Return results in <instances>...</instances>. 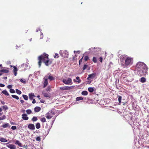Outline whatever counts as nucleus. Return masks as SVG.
<instances>
[{
    "mask_svg": "<svg viewBox=\"0 0 149 149\" xmlns=\"http://www.w3.org/2000/svg\"><path fill=\"white\" fill-rule=\"evenodd\" d=\"M148 69L146 65L142 62H138L135 67L136 70L140 77L144 76L147 74Z\"/></svg>",
    "mask_w": 149,
    "mask_h": 149,
    "instance_id": "obj_1",
    "label": "nucleus"
},
{
    "mask_svg": "<svg viewBox=\"0 0 149 149\" xmlns=\"http://www.w3.org/2000/svg\"><path fill=\"white\" fill-rule=\"evenodd\" d=\"M120 61L122 66L124 67H127L132 65L133 63V58L128 57L126 55L120 56Z\"/></svg>",
    "mask_w": 149,
    "mask_h": 149,
    "instance_id": "obj_2",
    "label": "nucleus"
},
{
    "mask_svg": "<svg viewBox=\"0 0 149 149\" xmlns=\"http://www.w3.org/2000/svg\"><path fill=\"white\" fill-rule=\"evenodd\" d=\"M48 54L44 53L38 56V65L39 68L41 67L42 61L45 63V65L48 66L52 63V61H50L48 57Z\"/></svg>",
    "mask_w": 149,
    "mask_h": 149,
    "instance_id": "obj_3",
    "label": "nucleus"
},
{
    "mask_svg": "<svg viewBox=\"0 0 149 149\" xmlns=\"http://www.w3.org/2000/svg\"><path fill=\"white\" fill-rule=\"evenodd\" d=\"M123 79L126 82L131 81L132 80V77L130 72L124 73L123 74Z\"/></svg>",
    "mask_w": 149,
    "mask_h": 149,
    "instance_id": "obj_4",
    "label": "nucleus"
},
{
    "mask_svg": "<svg viewBox=\"0 0 149 149\" xmlns=\"http://www.w3.org/2000/svg\"><path fill=\"white\" fill-rule=\"evenodd\" d=\"M55 114L54 111L50 110L46 114V117L48 119H50L55 115Z\"/></svg>",
    "mask_w": 149,
    "mask_h": 149,
    "instance_id": "obj_5",
    "label": "nucleus"
},
{
    "mask_svg": "<svg viewBox=\"0 0 149 149\" xmlns=\"http://www.w3.org/2000/svg\"><path fill=\"white\" fill-rule=\"evenodd\" d=\"M62 82L66 84L71 85L72 84V79L70 78H69L67 80L63 79L62 80Z\"/></svg>",
    "mask_w": 149,
    "mask_h": 149,
    "instance_id": "obj_6",
    "label": "nucleus"
},
{
    "mask_svg": "<svg viewBox=\"0 0 149 149\" xmlns=\"http://www.w3.org/2000/svg\"><path fill=\"white\" fill-rule=\"evenodd\" d=\"M60 54L61 56L64 58H68V52L66 51H64L63 52L60 51Z\"/></svg>",
    "mask_w": 149,
    "mask_h": 149,
    "instance_id": "obj_7",
    "label": "nucleus"
},
{
    "mask_svg": "<svg viewBox=\"0 0 149 149\" xmlns=\"http://www.w3.org/2000/svg\"><path fill=\"white\" fill-rule=\"evenodd\" d=\"M73 88V86H64L61 87L60 88V89L61 90H69Z\"/></svg>",
    "mask_w": 149,
    "mask_h": 149,
    "instance_id": "obj_8",
    "label": "nucleus"
},
{
    "mask_svg": "<svg viewBox=\"0 0 149 149\" xmlns=\"http://www.w3.org/2000/svg\"><path fill=\"white\" fill-rule=\"evenodd\" d=\"M96 74L95 73H92V74H89L88 75V77L87 78V79L88 80H90L94 78Z\"/></svg>",
    "mask_w": 149,
    "mask_h": 149,
    "instance_id": "obj_9",
    "label": "nucleus"
},
{
    "mask_svg": "<svg viewBox=\"0 0 149 149\" xmlns=\"http://www.w3.org/2000/svg\"><path fill=\"white\" fill-rule=\"evenodd\" d=\"M46 77V76H45L44 78V81L43 83V87L44 88L45 87L47 86L48 84V82L47 81L48 79H47V78H45Z\"/></svg>",
    "mask_w": 149,
    "mask_h": 149,
    "instance_id": "obj_10",
    "label": "nucleus"
},
{
    "mask_svg": "<svg viewBox=\"0 0 149 149\" xmlns=\"http://www.w3.org/2000/svg\"><path fill=\"white\" fill-rule=\"evenodd\" d=\"M28 128L31 130H34L35 129V126L32 124H29L28 126Z\"/></svg>",
    "mask_w": 149,
    "mask_h": 149,
    "instance_id": "obj_11",
    "label": "nucleus"
},
{
    "mask_svg": "<svg viewBox=\"0 0 149 149\" xmlns=\"http://www.w3.org/2000/svg\"><path fill=\"white\" fill-rule=\"evenodd\" d=\"M22 118L24 120H27L29 119V117H27V115L25 113H24L22 115Z\"/></svg>",
    "mask_w": 149,
    "mask_h": 149,
    "instance_id": "obj_12",
    "label": "nucleus"
},
{
    "mask_svg": "<svg viewBox=\"0 0 149 149\" xmlns=\"http://www.w3.org/2000/svg\"><path fill=\"white\" fill-rule=\"evenodd\" d=\"M7 146L10 149H16V147L15 145L13 144H9Z\"/></svg>",
    "mask_w": 149,
    "mask_h": 149,
    "instance_id": "obj_13",
    "label": "nucleus"
},
{
    "mask_svg": "<svg viewBox=\"0 0 149 149\" xmlns=\"http://www.w3.org/2000/svg\"><path fill=\"white\" fill-rule=\"evenodd\" d=\"M13 67L14 69L13 70V72L14 73V75L15 76H16L17 75V72L18 71V69L15 66H13Z\"/></svg>",
    "mask_w": 149,
    "mask_h": 149,
    "instance_id": "obj_14",
    "label": "nucleus"
},
{
    "mask_svg": "<svg viewBox=\"0 0 149 149\" xmlns=\"http://www.w3.org/2000/svg\"><path fill=\"white\" fill-rule=\"evenodd\" d=\"M2 126L4 128H6L8 127H10V126L9 125V124L7 123H6L5 124L2 125Z\"/></svg>",
    "mask_w": 149,
    "mask_h": 149,
    "instance_id": "obj_15",
    "label": "nucleus"
},
{
    "mask_svg": "<svg viewBox=\"0 0 149 149\" xmlns=\"http://www.w3.org/2000/svg\"><path fill=\"white\" fill-rule=\"evenodd\" d=\"M29 98L30 100H32L34 97H35L34 94L33 93H30L29 95Z\"/></svg>",
    "mask_w": 149,
    "mask_h": 149,
    "instance_id": "obj_16",
    "label": "nucleus"
},
{
    "mask_svg": "<svg viewBox=\"0 0 149 149\" xmlns=\"http://www.w3.org/2000/svg\"><path fill=\"white\" fill-rule=\"evenodd\" d=\"M41 110V108L40 107H36L34 108V111L37 112H38Z\"/></svg>",
    "mask_w": 149,
    "mask_h": 149,
    "instance_id": "obj_17",
    "label": "nucleus"
},
{
    "mask_svg": "<svg viewBox=\"0 0 149 149\" xmlns=\"http://www.w3.org/2000/svg\"><path fill=\"white\" fill-rule=\"evenodd\" d=\"M47 79H49L50 81L54 80L55 79V78L51 75H49L48 77L47 78Z\"/></svg>",
    "mask_w": 149,
    "mask_h": 149,
    "instance_id": "obj_18",
    "label": "nucleus"
},
{
    "mask_svg": "<svg viewBox=\"0 0 149 149\" xmlns=\"http://www.w3.org/2000/svg\"><path fill=\"white\" fill-rule=\"evenodd\" d=\"M42 94L45 97H50V96L47 93L43 92L42 93Z\"/></svg>",
    "mask_w": 149,
    "mask_h": 149,
    "instance_id": "obj_19",
    "label": "nucleus"
},
{
    "mask_svg": "<svg viewBox=\"0 0 149 149\" xmlns=\"http://www.w3.org/2000/svg\"><path fill=\"white\" fill-rule=\"evenodd\" d=\"M9 72V70L7 69H2L0 70V72L5 73H8Z\"/></svg>",
    "mask_w": 149,
    "mask_h": 149,
    "instance_id": "obj_20",
    "label": "nucleus"
},
{
    "mask_svg": "<svg viewBox=\"0 0 149 149\" xmlns=\"http://www.w3.org/2000/svg\"><path fill=\"white\" fill-rule=\"evenodd\" d=\"M16 145H18L19 146H22V144L18 140H16L15 143Z\"/></svg>",
    "mask_w": 149,
    "mask_h": 149,
    "instance_id": "obj_21",
    "label": "nucleus"
},
{
    "mask_svg": "<svg viewBox=\"0 0 149 149\" xmlns=\"http://www.w3.org/2000/svg\"><path fill=\"white\" fill-rule=\"evenodd\" d=\"M2 93L6 95H7V96L9 95V94L7 92V91L6 90L3 91L2 92Z\"/></svg>",
    "mask_w": 149,
    "mask_h": 149,
    "instance_id": "obj_22",
    "label": "nucleus"
},
{
    "mask_svg": "<svg viewBox=\"0 0 149 149\" xmlns=\"http://www.w3.org/2000/svg\"><path fill=\"white\" fill-rule=\"evenodd\" d=\"M0 141L3 142H7L8 141L6 139L3 138H1L0 139Z\"/></svg>",
    "mask_w": 149,
    "mask_h": 149,
    "instance_id": "obj_23",
    "label": "nucleus"
},
{
    "mask_svg": "<svg viewBox=\"0 0 149 149\" xmlns=\"http://www.w3.org/2000/svg\"><path fill=\"white\" fill-rule=\"evenodd\" d=\"M36 127L37 129H38L40 127V125L39 123H37L36 124Z\"/></svg>",
    "mask_w": 149,
    "mask_h": 149,
    "instance_id": "obj_24",
    "label": "nucleus"
},
{
    "mask_svg": "<svg viewBox=\"0 0 149 149\" xmlns=\"http://www.w3.org/2000/svg\"><path fill=\"white\" fill-rule=\"evenodd\" d=\"M88 94V93L86 91H83L81 92V94L83 95H86Z\"/></svg>",
    "mask_w": 149,
    "mask_h": 149,
    "instance_id": "obj_25",
    "label": "nucleus"
},
{
    "mask_svg": "<svg viewBox=\"0 0 149 149\" xmlns=\"http://www.w3.org/2000/svg\"><path fill=\"white\" fill-rule=\"evenodd\" d=\"M140 81L142 83H144L146 81V79L144 77H141V78Z\"/></svg>",
    "mask_w": 149,
    "mask_h": 149,
    "instance_id": "obj_26",
    "label": "nucleus"
},
{
    "mask_svg": "<svg viewBox=\"0 0 149 149\" xmlns=\"http://www.w3.org/2000/svg\"><path fill=\"white\" fill-rule=\"evenodd\" d=\"M92 61L95 63H96L97 62V58L96 57H93L92 59Z\"/></svg>",
    "mask_w": 149,
    "mask_h": 149,
    "instance_id": "obj_27",
    "label": "nucleus"
},
{
    "mask_svg": "<svg viewBox=\"0 0 149 149\" xmlns=\"http://www.w3.org/2000/svg\"><path fill=\"white\" fill-rule=\"evenodd\" d=\"M88 90L90 92L92 93L94 89L92 87H89L88 88Z\"/></svg>",
    "mask_w": 149,
    "mask_h": 149,
    "instance_id": "obj_28",
    "label": "nucleus"
},
{
    "mask_svg": "<svg viewBox=\"0 0 149 149\" xmlns=\"http://www.w3.org/2000/svg\"><path fill=\"white\" fill-rule=\"evenodd\" d=\"M22 97H23L24 99L26 100H27L28 99V96H27L26 95H22Z\"/></svg>",
    "mask_w": 149,
    "mask_h": 149,
    "instance_id": "obj_29",
    "label": "nucleus"
},
{
    "mask_svg": "<svg viewBox=\"0 0 149 149\" xmlns=\"http://www.w3.org/2000/svg\"><path fill=\"white\" fill-rule=\"evenodd\" d=\"M118 100L119 101V104H120L121 103V100L122 97L120 95H118Z\"/></svg>",
    "mask_w": 149,
    "mask_h": 149,
    "instance_id": "obj_30",
    "label": "nucleus"
},
{
    "mask_svg": "<svg viewBox=\"0 0 149 149\" xmlns=\"http://www.w3.org/2000/svg\"><path fill=\"white\" fill-rule=\"evenodd\" d=\"M83 99V98L82 97H77L76 98V101H79L80 100H82Z\"/></svg>",
    "mask_w": 149,
    "mask_h": 149,
    "instance_id": "obj_31",
    "label": "nucleus"
},
{
    "mask_svg": "<svg viewBox=\"0 0 149 149\" xmlns=\"http://www.w3.org/2000/svg\"><path fill=\"white\" fill-rule=\"evenodd\" d=\"M89 57L88 56H85L84 58V59L85 61H87L89 59Z\"/></svg>",
    "mask_w": 149,
    "mask_h": 149,
    "instance_id": "obj_32",
    "label": "nucleus"
},
{
    "mask_svg": "<svg viewBox=\"0 0 149 149\" xmlns=\"http://www.w3.org/2000/svg\"><path fill=\"white\" fill-rule=\"evenodd\" d=\"M11 96L13 98H15L17 100H18L19 99V97L16 95H12Z\"/></svg>",
    "mask_w": 149,
    "mask_h": 149,
    "instance_id": "obj_33",
    "label": "nucleus"
},
{
    "mask_svg": "<svg viewBox=\"0 0 149 149\" xmlns=\"http://www.w3.org/2000/svg\"><path fill=\"white\" fill-rule=\"evenodd\" d=\"M41 121L43 123H44L46 122V119L45 118L43 117L41 118Z\"/></svg>",
    "mask_w": 149,
    "mask_h": 149,
    "instance_id": "obj_34",
    "label": "nucleus"
},
{
    "mask_svg": "<svg viewBox=\"0 0 149 149\" xmlns=\"http://www.w3.org/2000/svg\"><path fill=\"white\" fill-rule=\"evenodd\" d=\"M88 67V65H87L85 64L84 65V66L83 67V70H84L87 68Z\"/></svg>",
    "mask_w": 149,
    "mask_h": 149,
    "instance_id": "obj_35",
    "label": "nucleus"
},
{
    "mask_svg": "<svg viewBox=\"0 0 149 149\" xmlns=\"http://www.w3.org/2000/svg\"><path fill=\"white\" fill-rule=\"evenodd\" d=\"M16 93L19 95L21 94L22 93L21 91L17 89L16 90Z\"/></svg>",
    "mask_w": 149,
    "mask_h": 149,
    "instance_id": "obj_36",
    "label": "nucleus"
},
{
    "mask_svg": "<svg viewBox=\"0 0 149 149\" xmlns=\"http://www.w3.org/2000/svg\"><path fill=\"white\" fill-rule=\"evenodd\" d=\"M26 112L27 114H29L31 113L32 111L30 109H27L26 110Z\"/></svg>",
    "mask_w": 149,
    "mask_h": 149,
    "instance_id": "obj_37",
    "label": "nucleus"
},
{
    "mask_svg": "<svg viewBox=\"0 0 149 149\" xmlns=\"http://www.w3.org/2000/svg\"><path fill=\"white\" fill-rule=\"evenodd\" d=\"M32 120L33 121H36L37 120V118L36 117H33L32 118Z\"/></svg>",
    "mask_w": 149,
    "mask_h": 149,
    "instance_id": "obj_38",
    "label": "nucleus"
},
{
    "mask_svg": "<svg viewBox=\"0 0 149 149\" xmlns=\"http://www.w3.org/2000/svg\"><path fill=\"white\" fill-rule=\"evenodd\" d=\"M76 79L78 80V81H76L78 82V83H80L81 82V80L79 79V77H76Z\"/></svg>",
    "mask_w": 149,
    "mask_h": 149,
    "instance_id": "obj_39",
    "label": "nucleus"
},
{
    "mask_svg": "<svg viewBox=\"0 0 149 149\" xmlns=\"http://www.w3.org/2000/svg\"><path fill=\"white\" fill-rule=\"evenodd\" d=\"M20 81L24 84L26 83V81L25 79H20Z\"/></svg>",
    "mask_w": 149,
    "mask_h": 149,
    "instance_id": "obj_40",
    "label": "nucleus"
},
{
    "mask_svg": "<svg viewBox=\"0 0 149 149\" xmlns=\"http://www.w3.org/2000/svg\"><path fill=\"white\" fill-rule=\"evenodd\" d=\"M6 117L5 115H3L1 117H0V120H2L5 119Z\"/></svg>",
    "mask_w": 149,
    "mask_h": 149,
    "instance_id": "obj_41",
    "label": "nucleus"
},
{
    "mask_svg": "<svg viewBox=\"0 0 149 149\" xmlns=\"http://www.w3.org/2000/svg\"><path fill=\"white\" fill-rule=\"evenodd\" d=\"M2 108L4 109L5 110H6L8 109V107L6 105L3 106L2 107Z\"/></svg>",
    "mask_w": 149,
    "mask_h": 149,
    "instance_id": "obj_42",
    "label": "nucleus"
},
{
    "mask_svg": "<svg viewBox=\"0 0 149 149\" xmlns=\"http://www.w3.org/2000/svg\"><path fill=\"white\" fill-rule=\"evenodd\" d=\"M40 136H38L36 138V140L37 141H40Z\"/></svg>",
    "mask_w": 149,
    "mask_h": 149,
    "instance_id": "obj_43",
    "label": "nucleus"
},
{
    "mask_svg": "<svg viewBox=\"0 0 149 149\" xmlns=\"http://www.w3.org/2000/svg\"><path fill=\"white\" fill-rule=\"evenodd\" d=\"M10 92L11 93H15V90L13 89H10Z\"/></svg>",
    "mask_w": 149,
    "mask_h": 149,
    "instance_id": "obj_44",
    "label": "nucleus"
},
{
    "mask_svg": "<svg viewBox=\"0 0 149 149\" xmlns=\"http://www.w3.org/2000/svg\"><path fill=\"white\" fill-rule=\"evenodd\" d=\"M54 58H58L59 57L58 54L57 53H55V55H54Z\"/></svg>",
    "mask_w": 149,
    "mask_h": 149,
    "instance_id": "obj_45",
    "label": "nucleus"
},
{
    "mask_svg": "<svg viewBox=\"0 0 149 149\" xmlns=\"http://www.w3.org/2000/svg\"><path fill=\"white\" fill-rule=\"evenodd\" d=\"M84 57V56H83V57H82V58H81V59H80V60H79V65H80L81 64V63L82 62V59L83 58V57Z\"/></svg>",
    "mask_w": 149,
    "mask_h": 149,
    "instance_id": "obj_46",
    "label": "nucleus"
},
{
    "mask_svg": "<svg viewBox=\"0 0 149 149\" xmlns=\"http://www.w3.org/2000/svg\"><path fill=\"white\" fill-rule=\"evenodd\" d=\"M17 128V127L16 126H13L11 127V129L13 130H16Z\"/></svg>",
    "mask_w": 149,
    "mask_h": 149,
    "instance_id": "obj_47",
    "label": "nucleus"
},
{
    "mask_svg": "<svg viewBox=\"0 0 149 149\" xmlns=\"http://www.w3.org/2000/svg\"><path fill=\"white\" fill-rule=\"evenodd\" d=\"M51 89V88L50 86H48L46 89V90L47 91H49Z\"/></svg>",
    "mask_w": 149,
    "mask_h": 149,
    "instance_id": "obj_48",
    "label": "nucleus"
},
{
    "mask_svg": "<svg viewBox=\"0 0 149 149\" xmlns=\"http://www.w3.org/2000/svg\"><path fill=\"white\" fill-rule=\"evenodd\" d=\"M12 86L10 85H9L7 86V88L9 89H11V88H12Z\"/></svg>",
    "mask_w": 149,
    "mask_h": 149,
    "instance_id": "obj_49",
    "label": "nucleus"
},
{
    "mask_svg": "<svg viewBox=\"0 0 149 149\" xmlns=\"http://www.w3.org/2000/svg\"><path fill=\"white\" fill-rule=\"evenodd\" d=\"M103 59L102 57H100L99 58V61L100 62L102 63V61Z\"/></svg>",
    "mask_w": 149,
    "mask_h": 149,
    "instance_id": "obj_50",
    "label": "nucleus"
},
{
    "mask_svg": "<svg viewBox=\"0 0 149 149\" xmlns=\"http://www.w3.org/2000/svg\"><path fill=\"white\" fill-rule=\"evenodd\" d=\"M5 86V85L4 84H0V86L1 87H3Z\"/></svg>",
    "mask_w": 149,
    "mask_h": 149,
    "instance_id": "obj_51",
    "label": "nucleus"
},
{
    "mask_svg": "<svg viewBox=\"0 0 149 149\" xmlns=\"http://www.w3.org/2000/svg\"><path fill=\"white\" fill-rule=\"evenodd\" d=\"M36 101L34 99H33V100L32 103L33 104H34V103H36Z\"/></svg>",
    "mask_w": 149,
    "mask_h": 149,
    "instance_id": "obj_52",
    "label": "nucleus"
},
{
    "mask_svg": "<svg viewBox=\"0 0 149 149\" xmlns=\"http://www.w3.org/2000/svg\"><path fill=\"white\" fill-rule=\"evenodd\" d=\"M40 101L42 103H43L45 102V101L44 100H41Z\"/></svg>",
    "mask_w": 149,
    "mask_h": 149,
    "instance_id": "obj_53",
    "label": "nucleus"
},
{
    "mask_svg": "<svg viewBox=\"0 0 149 149\" xmlns=\"http://www.w3.org/2000/svg\"><path fill=\"white\" fill-rule=\"evenodd\" d=\"M20 101L22 103H23L24 102V101L23 100H21Z\"/></svg>",
    "mask_w": 149,
    "mask_h": 149,
    "instance_id": "obj_54",
    "label": "nucleus"
},
{
    "mask_svg": "<svg viewBox=\"0 0 149 149\" xmlns=\"http://www.w3.org/2000/svg\"><path fill=\"white\" fill-rule=\"evenodd\" d=\"M7 77H3V79H4L6 80L7 79Z\"/></svg>",
    "mask_w": 149,
    "mask_h": 149,
    "instance_id": "obj_55",
    "label": "nucleus"
},
{
    "mask_svg": "<svg viewBox=\"0 0 149 149\" xmlns=\"http://www.w3.org/2000/svg\"><path fill=\"white\" fill-rule=\"evenodd\" d=\"M40 31V29H37L36 30V32H38V31Z\"/></svg>",
    "mask_w": 149,
    "mask_h": 149,
    "instance_id": "obj_56",
    "label": "nucleus"
},
{
    "mask_svg": "<svg viewBox=\"0 0 149 149\" xmlns=\"http://www.w3.org/2000/svg\"><path fill=\"white\" fill-rule=\"evenodd\" d=\"M1 103L3 104H5V102L3 101H1Z\"/></svg>",
    "mask_w": 149,
    "mask_h": 149,
    "instance_id": "obj_57",
    "label": "nucleus"
},
{
    "mask_svg": "<svg viewBox=\"0 0 149 149\" xmlns=\"http://www.w3.org/2000/svg\"><path fill=\"white\" fill-rule=\"evenodd\" d=\"M40 36L42 37V38L43 37V34L42 33L40 35Z\"/></svg>",
    "mask_w": 149,
    "mask_h": 149,
    "instance_id": "obj_58",
    "label": "nucleus"
},
{
    "mask_svg": "<svg viewBox=\"0 0 149 149\" xmlns=\"http://www.w3.org/2000/svg\"><path fill=\"white\" fill-rule=\"evenodd\" d=\"M37 97H38V98H39V99H40V96L39 95H38L37 96Z\"/></svg>",
    "mask_w": 149,
    "mask_h": 149,
    "instance_id": "obj_59",
    "label": "nucleus"
},
{
    "mask_svg": "<svg viewBox=\"0 0 149 149\" xmlns=\"http://www.w3.org/2000/svg\"><path fill=\"white\" fill-rule=\"evenodd\" d=\"M2 111V109L0 108V112H1Z\"/></svg>",
    "mask_w": 149,
    "mask_h": 149,
    "instance_id": "obj_60",
    "label": "nucleus"
},
{
    "mask_svg": "<svg viewBox=\"0 0 149 149\" xmlns=\"http://www.w3.org/2000/svg\"><path fill=\"white\" fill-rule=\"evenodd\" d=\"M2 75V74L0 73V76L1 75Z\"/></svg>",
    "mask_w": 149,
    "mask_h": 149,
    "instance_id": "obj_61",
    "label": "nucleus"
},
{
    "mask_svg": "<svg viewBox=\"0 0 149 149\" xmlns=\"http://www.w3.org/2000/svg\"><path fill=\"white\" fill-rule=\"evenodd\" d=\"M2 65V64H0V67Z\"/></svg>",
    "mask_w": 149,
    "mask_h": 149,
    "instance_id": "obj_62",
    "label": "nucleus"
},
{
    "mask_svg": "<svg viewBox=\"0 0 149 149\" xmlns=\"http://www.w3.org/2000/svg\"><path fill=\"white\" fill-rule=\"evenodd\" d=\"M10 66L11 67H13V66H12V65H10Z\"/></svg>",
    "mask_w": 149,
    "mask_h": 149,
    "instance_id": "obj_63",
    "label": "nucleus"
},
{
    "mask_svg": "<svg viewBox=\"0 0 149 149\" xmlns=\"http://www.w3.org/2000/svg\"><path fill=\"white\" fill-rule=\"evenodd\" d=\"M19 149H22V148H20Z\"/></svg>",
    "mask_w": 149,
    "mask_h": 149,
    "instance_id": "obj_64",
    "label": "nucleus"
}]
</instances>
